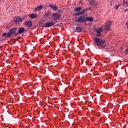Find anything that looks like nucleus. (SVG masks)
Returning a JSON list of instances; mask_svg holds the SVG:
<instances>
[{"mask_svg": "<svg viewBox=\"0 0 128 128\" xmlns=\"http://www.w3.org/2000/svg\"><path fill=\"white\" fill-rule=\"evenodd\" d=\"M88 8H86V9L84 10V12H86V11H88Z\"/></svg>", "mask_w": 128, "mask_h": 128, "instance_id": "27", "label": "nucleus"}, {"mask_svg": "<svg viewBox=\"0 0 128 128\" xmlns=\"http://www.w3.org/2000/svg\"><path fill=\"white\" fill-rule=\"evenodd\" d=\"M79 12H80V14H84V10H81Z\"/></svg>", "mask_w": 128, "mask_h": 128, "instance_id": "22", "label": "nucleus"}, {"mask_svg": "<svg viewBox=\"0 0 128 128\" xmlns=\"http://www.w3.org/2000/svg\"><path fill=\"white\" fill-rule=\"evenodd\" d=\"M120 6H118V5H116L114 6V8L115 10H118V7Z\"/></svg>", "mask_w": 128, "mask_h": 128, "instance_id": "21", "label": "nucleus"}, {"mask_svg": "<svg viewBox=\"0 0 128 128\" xmlns=\"http://www.w3.org/2000/svg\"><path fill=\"white\" fill-rule=\"evenodd\" d=\"M72 30L75 32H82V29L81 27H74L72 28Z\"/></svg>", "mask_w": 128, "mask_h": 128, "instance_id": "6", "label": "nucleus"}, {"mask_svg": "<svg viewBox=\"0 0 128 128\" xmlns=\"http://www.w3.org/2000/svg\"><path fill=\"white\" fill-rule=\"evenodd\" d=\"M22 20H24V19L22 18H20V16H16L14 18V22H15L16 24H18V22H22Z\"/></svg>", "mask_w": 128, "mask_h": 128, "instance_id": "8", "label": "nucleus"}, {"mask_svg": "<svg viewBox=\"0 0 128 128\" xmlns=\"http://www.w3.org/2000/svg\"><path fill=\"white\" fill-rule=\"evenodd\" d=\"M96 46L99 47V48H106V40H102L98 38H96L94 40Z\"/></svg>", "mask_w": 128, "mask_h": 128, "instance_id": "2", "label": "nucleus"}, {"mask_svg": "<svg viewBox=\"0 0 128 128\" xmlns=\"http://www.w3.org/2000/svg\"><path fill=\"white\" fill-rule=\"evenodd\" d=\"M26 30L24 29V27H21L18 28V32H17V34H23V32H24V31Z\"/></svg>", "mask_w": 128, "mask_h": 128, "instance_id": "9", "label": "nucleus"}, {"mask_svg": "<svg viewBox=\"0 0 128 128\" xmlns=\"http://www.w3.org/2000/svg\"><path fill=\"white\" fill-rule=\"evenodd\" d=\"M52 14V12L50 11H48L47 12H45V16L48 18V16H50Z\"/></svg>", "mask_w": 128, "mask_h": 128, "instance_id": "16", "label": "nucleus"}, {"mask_svg": "<svg viewBox=\"0 0 128 128\" xmlns=\"http://www.w3.org/2000/svg\"><path fill=\"white\" fill-rule=\"evenodd\" d=\"M96 32H102V28H99L98 30H96Z\"/></svg>", "mask_w": 128, "mask_h": 128, "instance_id": "18", "label": "nucleus"}, {"mask_svg": "<svg viewBox=\"0 0 128 128\" xmlns=\"http://www.w3.org/2000/svg\"><path fill=\"white\" fill-rule=\"evenodd\" d=\"M126 27L127 30H128V22H126Z\"/></svg>", "mask_w": 128, "mask_h": 128, "instance_id": "24", "label": "nucleus"}, {"mask_svg": "<svg viewBox=\"0 0 128 128\" xmlns=\"http://www.w3.org/2000/svg\"><path fill=\"white\" fill-rule=\"evenodd\" d=\"M82 8V7L76 8H74V12H80V10Z\"/></svg>", "mask_w": 128, "mask_h": 128, "instance_id": "17", "label": "nucleus"}, {"mask_svg": "<svg viewBox=\"0 0 128 128\" xmlns=\"http://www.w3.org/2000/svg\"><path fill=\"white\" fill-rule=\"evenodd\" d=\"M61 16L62 15L60 14L58 12L53 13L52 14V18L54 20H60Z\"/></svg>", "mask_w": 128, "mask_h": 128, "instance_id": "3", "label": "nucleus"}, {"mask_svg": "<svg viewBox=\"0 0 128 128\" xmlns=\"http://www.w3.org/2000/svg\"><path fill=\"white\" fill-rule=\"evenodd\" d=\"M76 22H86V18H84V16H78L77 19H76Z\"/></svg>", "mask_w": 128, "mask_h": 128, "instance_id": "4", "label": "nucleus"}, {"mask_svg": "<svg viewBox=\"0 0 128 128\" xmlns=\"http://www.w3.org/2000/svg\"><path fill=\"white\" fill-rule=\"evenodd\" d=\"M86 20L88 22H93L94 21V18L92 17H87L86 19Z\"/></svg>", "mask_w": 128, "mask_h": 128, "instance_id": "15", "label": "nucleus"}, {"mask_svg": "<svg viewBox=\"0 0 128 128\" xmlns=\"http://www.w3.org/2000/svg\"><path fill=\"white\" fill-rule=\"evenodd\" d=\"M56 24V22H48L46 23L44 25V28H50L51 26H54V25Z\"/></svg>", "mask_w": 128, "mask_h": 128, "instance_id": "5", "label": "nucleus"}, {"mask_svg": "<svg viewBox=\"0 0 128 128\" xmlns=\"http://www.w3.org/2000/svg\"><path fill=\"white\" fill-rule=\"evenodd\" d=\"M128 49L125 50V54H128Z\"/></svg>", "mask_w": 128, "mask_h": 128, "instance_id": "28", "label": "nucleus"}, {"mask_svg": "<svg viewBox=\"0 0 128 128\" xmlns=\"http://www.w3.org/2000/svg\"><path fill=\"white\" fill-rule=\"evenodd\" d=\"M90 4L91 6H98V2L94 0H90Z\"/></svg>", "mask_w": 128, "mask_h": 128, "instance_id": "11", "label": "nucleus"}, {"mask_svg": "<svg viewBox=\"0 0 128 128\" xmlns=\"http://www.w3.org/2000/svg\"><path fill=\"white\" fill-rule=\"evenodd\" d=\"M128 8L126 9V10H124V12H128Z\"/></svg>", "mask_w": 128, "mask_h": 128, "instance_id": "29", "label": "nucleus"}, {"mask_svg": "<svg viewBox=\"0 0 128 128\" xmlns=\"http://www.w3.org/2000/svg\"><path fill=\"white\" fill-rule=\"evenodd\" d=\"M88 10H92V7L88 8Z\"/></svg>", "mask_w": 128, "mask_h": 128, "instance_id": "26", "label": "nucleus"}, {"mask_svg": "<svg viewBox=\"0 0 128 128\" xmlns=\"http://www.w3.org/2000/svg\"><path fill=\"white\" fill-rule=\"evenodd\" d=\"M49 7L51 8L52 10H54V12H56V10H58V7H56V6L52 5V4H50Z\"/></svg>", "mask_w": 128, "mask_h": 128, "instance_id": "12", "label": "nucleus"}, {"mask_svg": "<svg viewBox=\"0 0 128 128\" xmlns=\"http://www.w3.org/2000/svg\"><path fill=\"white\" fill-rule=\"evenodd\" d=\"M24 25L26 26L28 28H32V20L26 21L24 22Z\"/></svg>", "mask_w": 128, "mask_h": 128, "instance_id": "7", "label": "nucleus"}, {"mask_svg": "<svg viewBox=\"0 0 128 128\" xmlns=\"http://www.w3.org/2000/svg\"><path fill=\"white\" fill-rule=\"evenodd\" d=\"M97 34H96V36H102L100 32H96Z\"/></svg>", "mask_w": 128, "mask_h": 128, "instance_id": "20", "label": "nucleus"}, {"mask_svg": "<svg viewBox=\"0 0 128 128\" xmlns=\"http://www.w3.org/2000/svg\"><path fill=\"white\" fill-rule=\"evenodd\" d=\"M42 5H40L38 6H37L36 8H35V10L36 12H38V10H42Z\"/></svg>", "mask_w": 128, "mask_h": 128, "instance_id": "14", "label": "nucleus"}, {"mask_svg": "<svg viewBox=\"0 0 128 128\" xmlns=\"http://www.w3.org/2000/svg\"><path fill=\"white\" fill-rule=\"evenodd\" d=\"M110 26H112V22H110L106 24V26H104V30H110Z\"/></svg>", "mask_w": 128, "mask_h": 128, "instance_id": "10", "label": "nucleus"}, {"mask_svg": "<svg viewBox=\"0 0 128 128\" xmlns=\"http://www.w3.org/2000/svg\"><path fill=\"white\" fill-rule=\"evenodd\" d=\"M40 24H42V22H40Z\"/></svg>", "mask_w": 128, "mask_h": 128, "instance_id": "30", "label": "nucleus"}, {"mask_svg": "<svg viewBox=\"0 0 128 128\" xmlns=\"http://www.w3.org/2000/svg\"><path fill=\"white\" fill-rule=\"evenodd\" d=\"M124 62H128V59H124Z\"/></svg>", "mask_w": 128, "mask_h": 128, "instance_id": "25", "label": "nucleus"}, {"mask_svg": "<svg viewBox=\"0 0 128 128\" xmlns=\"http://www.w3.org/2000/svg\"><path fill=\"white\" fill-rule=\"evenodd\" d=\"M123 4H124V8H128V1H126L125 2H124Z\"/></svg>", "mask_w": 128, "mask_h": 128, "instance_id": "19", "label": "nucleus"}, {"mask_svg": "<svg viewBox=\"0 0 128 128\" xmlns=\"http://www.w3.org/2000/svg\"><path fill=\"white\" fill-rule=\"evenodd\" d=\"M75 16H80V12H78L75 14Z\"/></svg>", "mask_w": 128, "mask_h": 128, "instance_id": "23", "label": "nucleus"}, {"mask_svg": "<svg viewBox=\"0 0 128 128\" xmlns=\"http://www.w3.org/2000/svg\"><path fill=\"white\" fill-rule=\"evenodd\" d=\"M29 18H38V15L36 14H30L29 16Z\"/></svg>", "mask_w": 128, "mask_h": 128, "instance_id": "13", "label": "nucleus"}, {"mask_svg": "<svg viewBox=\"0 0 128 128\" xmlns=\"http://www.w3.org/2000/svg\"><path fill=\"white\" fill-rule=\"evenodd\" d=\"M18 28H11L10 29L8 33H4L2 36L4 38H11V36H18V34L16 32Z\"/></svg>", "mask_w": 128, "mask_h": 128, "instance_id": "1", "label": "nucleus"}]
</instances>
